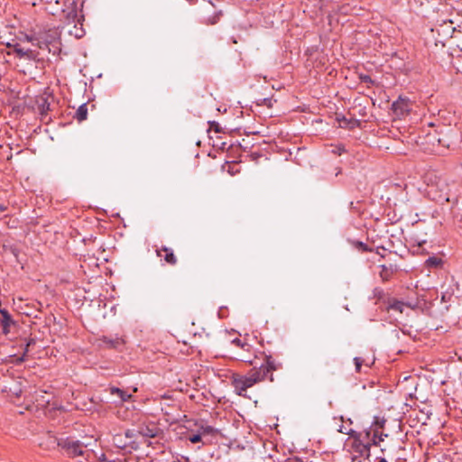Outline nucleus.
I'll use <instances>...</instances> for the list:
<instances>
[{
  "label": "nucleus",
  "instance_id": "obj_22",
  "mask_svg": "<svg viewBox=\"0 0 462 462\" xmlns=\"http://www.w3.org/2000/svg\"><path fill=\"white\" fill-rule=\"evenodd\" d=\"M354 246L362 252H373V248L369 247L367 245L360 241L354 242Z\"/></svg>",
  "mask_w": 462,
  "mask_h": 462
},
{
  "label": "nucleus",
  "instance_id": "obj_26",
  "mask_svg": "<svg viewBox=\"0 0 462 462\" xmlns=\"http://www.w3.org/2000/svg\"><path fill=\"white\" fill-rule=\"evenodd\" d=\"M384 437H387V435L386 434L385 435H383V434L379 435L377 432H374V436H373V439H372L373 445L378 446L381 441H383Z\"/></svg>",
  "mask_w": 462,
  "mask_h": 462
},
{
  "label": "nucleus",
  "instance_id": "obj_36",
  "mask_svg": "<svg viewBox=\"0 0 462 462\" xmlns=\"http://www.w3.org/2000/svg\"><path fill=\"white\" fill-rule=\"evenodd\" d=\"M116 392L119 394L122 400H126L130 395H125L123 391L116 389Z\"/></svg>",
  "mask_w": 462,
  "mask_h": 462
},
{
  "label": "nucleus",
  "instance_id": "obj_20",
  "mask_svg": "<svg viewBox=\"0 0 462 462\" xmlns=\"http://www.w3.org/2000/svg\"><path fill=\"white\" fill-rule=\"evenodd\" d=\"M442 264V260L440 258H438V257H430L429 259H427L426 261V265L428 267H439Z\"/></svg>",
  "mask_w": 462,
  "mask_h": 462
},
{
  "label": "nucleus",
  "instance_id": "obj_2",
  "mask_svg": "<svg viewBox=\"0 0 462 462\" xmlns=\"http://www.w3.org/2000/svg\"><path fill=\"white\" fill-rule=\"evenodd\" d=\"M261 377H234L233 386L238 395H245L247 388L260 381Z\"/></svg>",
  "mask_w": 462,
  "mask_h": 462
},
{
  "label": "nucleus",
  "instance_id": "obj_37",
  "mask_svg": "<svg viewBox=\"0 0 462 462\" xmlns=\"http://www.w3.org/2000/svg\"><path fill=\"white\" fill-rule=\"evenodd\" d=\"M32 345H35V340L33 338L30 339L25 346V353L29 351V348Z\"/></svg>",
  "mask_w": 462,
  "mask_h": 462
},
{
  "label": "nucleus",
  "instance_id": "obj_15",
  "mask_svg": "<svg viewBox=\"0 0 462 462\" xmlns=\"http://www.w3.org/2000/svg\"><path fill=\"white\" fill-rule=\"evenodd\" d=\"M23 59H27L30 60H39V51L31 48L26 47L24 49V57Z\"/></svg>",
  "mask_w": 462,
  "mask_h": 462
},
{
  "label": "nucleus",
  "instance_id": "obj_38",
  "mask_svg": "<svg viewBox=\"0 0 462 462\" xmlns=\"http://www.w3.org/2000/svg\"><path fill=\"white\" fill-rule=\"evenodd\" d=\"M338 12L342 13V14H346V6H342Z\"/></svg>",
  "mask_w": 462,
  "mask_h": 462
},
{
  "label": "nucleus",
  "instance_id": "obj_25",
  "mask_svg": "<svg viewBox=\"0 0 462 462\" xmlns=\"http://www.w3.org/2000/svg\"><path fill=\"white\" fill-rule=\"evenodd\" d=\"M42 103L39 104V110L41 115H45L50 110V104L46 99L42 98Z\"/></svg>",
  "mask_w": 462,
  "mask_h": 462
},
{
  "label": "nucleus",
  "instance_id": "obj_7",
  "mask_svg": "<svg viewBox=\"0 0 462 462\" xmlns=\"http://www.w3.org/2000/svg\"><path fill=\"white\" fill-rule=\"evenodd\" d=\"M156 254L158 256L163 257L164 261L171 265H175L177 263V257L171 248L162 246L160 249L156 250Z\"/></svg>",
  "mask_w": 462,
  "mask_h": 462
},
{
  "label": "nucleus",
  "instance_id": "obj_30",
  "mask_svg": "<svg viewBox=\"0 0 462 462\" xmlns=\"http://www.w3.org/2000/svg\"><path fill=\"white\" fill-rule=\"evenodd\" d=\"M199 372L203 373L204 374H213V375H220L218 370H216L214 367L207 366L205 371L200 370Z\"/></svg>",
  "mask_w": 462,
  "mask_h": 462
},
{
  "label": "nucleus",
  "instance_id": "obj_12",
  "mask_svg": "<svg viewBox=\"0 0 462 462\" xmlns=\"http://www.w3.org/2000/svg\"><path fill=\"white\" fill-rule=\"evenodd\" d=\"M8 47L13 48V52L19 58L23 59L24 57V49H26L25 46H23L21 42H16L13 45L8 44Z\"/></svg>",
  "mask_w": 462,
  "mask_h": 462
},
{
  "label": "nucleus",
  "instance_id": "obj_3",
  "mask_svg": "<svg viewBox=\"0 0 462 462\" xmlns=\"http://www.w3.org/2000/svg\"><path fill=\"white\" fill-rule=\"evenodd\" d=\"M412 105L409 98L399 97L393 103L392 109L393 114L398 117H404L410 114Z\"/></svg>",
  "mask_w": 462,
  "mask_h": 462
},
{
  "label": "nucleus",
  "instance_id": "obj_40",
  "mask_svg": "<svg viewBox=\"0 0 462 462\" xmlns=\"http://www.w3.org/2000/svg\"><path fill=\"white\" fill-rule=\"evenodd\" d=\"M5 209H6L5 207L0 205V212H4V211H5Z\"/></svg>",
  "mask_w": 462,
  "mask_h": 462
},
{
  "label": "nucleus",
  "instance_id": "obj_32",
  "mask_svg": "<svg viewBox=\"0 0 462 462\" xmlns=\"http://www.w3.org/2000/svg\"><path fill=\"white\" fill-rule=\"evenodd\" d=\"M209 124H210V129L214 130L216 133L222 132L221 127L218 123L213 121V122H209Z\"/></svg>",
  "mask_w": 462,
  "mask_h": 462
},
{
  "label": "nucleus",
  "instance_id": "obj_42",
  "mask_svg": "<svg viewBox=\"0 0 462 462\" xmlns=\"http://www.w3.org/2000/svg\"><path fill=\"white\" fill-rule=\"evenodd\" d=\"M379 462H387L385 458H380Z\"/></svg>",
  "mask_w": 462,
  "mask_h": 462
},
{
  "label": "nucleus",
  "instance_id": "obj_35",
  "mask_svg": "<svg viewBox=\"0 0 462 462\" xmlns=\"http://www.w3.org/2000/svg\"><path fill=\"white\" fill-rule=\"evenodd\" d=\"M134 437V432L132 430H126L125 433V438L127 439H132Z\"/></svg>",
  "mask_w": 462,
  "mask_h": 462
},
{
  "label": "nucleus",
  "instance_id": "obj_18",
  "mask_svg": "<svg viewBox=\"0 0 462 462\" xmlns=\"http://www.w3.org/2000/svg\"><path fill=\"white\" fill-rule=\"evenodd\" d=\"M32 46H36L39 49H48L49 42L46 40H43L41 36H35L34 44Z\"/></svg>",
  "mask_w": 462,
  "mask_h": 462
},
{
  "label": "nucleus",
  "instance_id": "obj_43",
  "mask_svg": "<svg viewBox=\"0 0 462 462\" xmlns=\"http://www.w3.org/2000/svg\"><path fill=\"white\" fill-rule=\"evenodd\" d=\"M376 254H379V255H381V257H383V254H382V253H379V251H376Z\"/></svg>",
  "mask_w": 462,
  "mask_h": 462
},
{
  "label": "nucleus",
  "instance_id": "obj_10",
  "mask_svg": "<svg viewBox=\"0 0 462 462\" xmlns=\"http://www.w3.org/2000/svg\"><path fill=\"white\" fill-rule=\"evenodd\" d=\"M34 401L36 402L37 408L43 409L50 402V394H47V396H45L42 393H36Z\"/></svg>",
  "mask_w": 462,
  "mask_h": 462
},
{
  "label": "nucleus",
  "instance_id": "obj_47",
  "mask_svg": "<svg viewBox=\"0 0 462 462\" xmlns=\"http://www.w3.org/2000/svg\"><path fill=\"white\" fill-rule=\"evenodd\" d=\"M252 375H253V376H255V375H259V374H258V373H254V374H253Z\"/></svg>",
  "mask_w": 462,
  "mask_h": 462
},
{
  "label": "nucleus",
  "instance_id": "obj_23",
  "mask_svg": "<svg viewBox=\"0 0 462 462\" xmlns=\"http://www.w3.org/2000/svg\"><path fill=\"white\" fill-rule=\"evenodd\" d=\"M19 42H21L22 44L27 42V43H32L34 44V41H35V35H28V34H23V36L19 37Z\"/></svg>",
  "mask_w": 462,
  "mask_h": 462
},
{
  "label": "nucleus",
  "instance_id": "obj_6",
  "mask_svg": "<svg viewBox=\"0 0 462 462\" xmlns=\"http://www.w3.org/2000/svg\"><path fill=\"white\" fill-rule=\"evenodd\" d=\"M99 340L102 341L106 347L111 349H118L125 344L124 337L118 336H116L115 337L103 336Z\"/></svg>",
  "mask_w": 462,
  "mask_h": 462
},
{
  "label": "nucleus",
  "instance_id": "obj_8",
  "mask_svg": "<svg viewBox=\"0 0 462 462\" xmlns=\"http://www.w3.org/2000/svg\"><path fill=\"white\" fill-rule=\"evenodd\" d=\"M380 268L381 271L379 273V275L383 282L389 281L393 275V273L396 272V268H393V265L386 266L385 264H382Z\"/></svg>",
  "mask_w": 462,
  "mask_h": 462
},
{
  "label": "nucleus",
  "instance_id": "obj_13",
  "mask_svg": "<svg viewBox=\"0 0 462 462\" xmlns=\"http://www.w3.org/2000/svg\"><path fill=\"white\" fill-rule=\"evenodd\" d=\"M139 434L145 438H154L158 434V429L149 427L142 428Z\"/></svg>",
  "mask_w": 462,
  "mask_h": 462
},
{
  "label": "nucleus",
  "instance_id": "obj_44",
  "mask_svg": "<svg viewBox=\"0 0 462 462\" xmlns=\"http://www.w3.org/2000/svg\"><path fill=\"white\" fill-rule=\"evenodd\" d=\"M376 254H379V255H381V257H383V254H382V253H379V251H376Z\"/></svg>",
  "mask_w": 462,
  "mask_h": 462
},
{
  "label": "nucleus",
  "instance_id": "obj_1",
  "mask_svg": "<svg viewBox=\"0 0 462 462\" xmlns=\"http://www.w3.org/2000/svg\"><path fill=\"white\" fill-rule=\"evenodd\" d=\"M90 446H92L91 441L83 442V441L77 440V441H68L65 444L64 448H66V451L69 456L77 457H84L85 453L87 452V450H85V448H87L88 447H90Z\"/></svg>",
  "mask_w": 462,
  "mask_h": 462
},
{
  "label": "nucleus",
  "instance_id": "obj_31",
  "mask_svg": "<svg viewBox=\"0 0 462 462\" xmlns=\"http://www.w3.org/2000/svg\"><path fill=\"white\" fill-rule=\"evenodd\" d=\"M361 82L363 83H368V84H374V81L372 79V78L369 75H360L359 77Z\"/></svg>",
  "mask_w": 462,
  "mask_h": 462
},
{
  "label": "nucleus",
  "instance_id": "obj_11",
  "mask_svg": "<svg viewBox=\"0 0 462 462\" xmlns=\"http://www.w3.org/2000/svg\"><path fill=\"white\" fill-rule=\"evenodd\" d=\"M87 116H88L87 104H82L77 109L74 118H76L79 122H82L87 119Z\"/></svg>",
  "mask_w": 462,
  "mask_h": 462
},
{
  "label": "nucleus",
  "instance_id": "obj_5",
  "mask_svg": "<svg viewBox=\"0 0 462 462\" xmlns=\"http://www.w3.org/2000/svg\"><path fill=\"white\" fill-rule=\"evenodd\" d=\"M281 367V364L277 363L271 356H265L264 363L260 366L262 375L273 373Z\"/></svg>",
  "mask_w": 462,
  "mask_h": 462
},
{
  "label": "nucleus",
  "instance_id": "obj_21",
  "mask_svg": "<svg viewBox=\"0 0 462 462\" xmlns=\"http://www.w3.org/2000/svg\"><path fill=\"white\" fill-rule=\"evenodd\" d=\"M337 120L338 121L340 127H346L351 124L350 128H353L354 125H356V121L348 120L345 116H337Z\"/></svg>",
  "mask_w": 462,
  "mask_h": 462
},
{
  "label": "nucleus",
  "instance_id": "obj_46",
  "mask_svg": "<svg viewBox=\"0 0 462 462\" xmlns=\"http://www.w3.org/2000/svg\"><path fill=\"white\" fill-rule=\"evenodd\" d=\"M208 3H209L210 5H212L213 6H215V5L212 3V1L208 0Z\"/></svg>",
  "mask_w": 462,
  "mask_h": 462
},
{
  "label": "nucleus",
  "instance_id": "obj_17",
  "mask_svg": "<svg viewBox=\"0 0 462 462\" xmlns=\"http://www.w3.org/2000/svg\"><path fill=\"white\" fill-rule=\"evenodd\" d=\"M40 445L44 447L46 449L53 448L55 446L59 445L57 439L53 436H49L47 439V443L41 442Z\"/></svg>",
  "mask_w": 462,
  "mask_h": 462
},
{
  "label": "nucleus",
  "instance_id": "obj_9",
  "mask_svg": "<svg viewBox=\"0 0 462 462\" xmlns=\"http://www.w3.org/2000/svg\"><path fill=\"white\" fill-rule=\"evenodd\" d=\"M354 362H355L356 374H361V373L367 374L366 370H364V371L362 370V366L364 365L368 368L371 367V365L374 363V359H373L372 362L369 363V362H366L363 357H355Z\"/></svg>",
  "mask_w": 462,
  "mask_h": 462
},
{
  "label": "nucleus",
  "instance_id": "obj_41",
  "mask_svg": "<svg viewBox=\"0 0 462 462\" xmlns=\"http://www.w3.org/2000/svg\"><path fill=\"white\" fill-rule=\"evenodd\" d=\"M441 300H442L443 301H446V295H445V294H443V295H442Z\"/></svg>",
  "mask_w": 462,
  "mask_h": 462
},
{
  "label": "nucleus",
  "instance_id": "obj_14",
  "mask_svg": "<svg viewBox=\"0 0 462 462\" xmlns=\"http://www.w3.org/2000/svg\"><path fill=\"white\" fill-rule=\"evenodd\" d=\"M404 305L405 304L402 301L393 299L389 300L388 309L402 313L403 311Z\"/></svg>",
  "mask_w": 462,
  "mask_h": 462
},
{
  "label": "nucleus",
  "instance_id": "obj_4",
  "mask_svg": "<svg viewBox=\"0 0 462 462\" xmlns=\"http://www.w3.org/2000/svg\"><path fill=\"white\" fill-rule=\"evenodd\" d=\"M0 324L3 334L7 335L10 333L11 328L15 326V321L7 310H0Z\"/></svg>",
  "mask_w": 462,
  "mask_h": 462
},
{
  "label": "nucleus",
  "instance_id": "obj_28",
  "mask_svg": "<svg viewBox=\"0 0 462 462\" xmlns=\"http://www.w3.org/2000/svg\"><path fill=\"white\" fill-rule=\"evenodd\" d=\"M8 392L15 396H20L22 393V389L20 385L14 384V386H10Z\"/></svg>",
  "mask_w": 462,
  "mask_h": 462
},
{
  "label": "nucleus",
  "instance_id": "obj_19",
  "mask_svg": "<svg viewBox=\"0 0 462 462\" xmlns=\"http://www.w3.org/2000/svg\"><path fill=\"white\" fill-rule=\"evenodd\" d=\"M356 450L362 456H368L370 453V445L359 442L358 444H356Z\"/></svg>",
  "mask_w": 462,
  "mask_h": 462
},
{
  "label": "nucleus",
  "instance_id": "obj_39",
  "mask_svg": "<svg viewBox=\"0 0 462 462\" xmlns=\"http://www.w3.org/2000/svg\"><path fill=\"white\" fill-rule=\"evenodd\" d=\"M5 209H6L5 207L0 205V212H4V211H5Z\"/></svg>",
  "mask_w": 462,
  "mask_h": 462
},
{
  "label": "nucleus",
  "instance_id": "obj_33",
  "mask_svg": "<svg viewBox=\"0 0 462 462\" xmlns=\"http://www.w3.org/2000/svg\"><path fill=\"white\" fill-rule=\"evenodd\" d=\"M345 148L344 146H336L333 150H332V152L335 153V154H337V155H341L343 152H345Z\"/></svg>",
  "mask_w": 462,
  "mask_h": 462
},
{
  "label": "nucleus",
  "instance_id": "obj_34",
  "mask_svg": "<svg viewBox=\"0 0 462 462\" xmlns=\"http://www.w3.org/2000/svg\"><path fill=\"white\" fill-rule=\"evenodd\" d=\"M338 431L343 434H347V435H351L354 432L352 429H347L344 426H340V428L338 429Z\"/></svg>",
  "mask_w": 462,
  "mask_h": 462
},
{
  "label": "nucleus",
  "instance_id": "obj_45",
  "mask_svg": "<svg viewBox=\"0 0 462 462\" xmlns=\"http://www.w3.org/2000/svg\"><path fill=\"white\" fill-rule=\"evenodd\" d=\"M376 254H379V255H381V257H383V254H382V253H379V251H376Z\"/></svg>",
  "mask_w": 462,
  "mask_h": 462
},
{
  "label": "nucleus",
  "instance_id": "obj_24",
  "mask_svg": "<svg viewBox=\"0 0 462 462\" xmlns=\"http://www.w3.org/2000/svg\"><path fill=\"white\" fill-rule=\"evenodd\" d=\"M232 344H234L235 346L242 348V349H245V350H249V348L251 347V346L246 343V342H243L241 339L239 338H235L231 341Z\"/></svg>",
  "mask_w": 462,
  "mask_h": 462
},
{
  "label": "nucleus",
  "instance_id": "obj_27",
  "mask_svg": "<svg viewBox=\"0 0 462 462\" xmlns=\"http://www.w3.org/2000/svg\"><path fill=\"white\" fill-rule=\"evenodd\" d=\"M199 433H202V437L204 435H210L215 432V429L211 426H201L199 430Z\"/></svg>",
  "mask_w": 462,
  "mask_h": 462
},
{
  "label": "nucleus",
  "instance_id": "obj_29",
  "mask_svg": "<svg viewBox=\"0 0 462 462\" xmlns=\"http://www.w3.org/2000/svg\"><path fill=\"white\" fill-rule=\"evenodd\" d=\"M189 440L191 442V443H198V442H200L202 440V433H196V434H192L189 437Z\"/></svg>",
  "mask_w": 462,
  "mask_h": 462
},
{
  "label": "nucleus",
  "instance_id": "obj_16",
  "mask_svg": "<svg viewBox=\"0 0 462 462\" xmlns=\"http://www.w3.org/2000/svg\"><path fill=\"white\" fill-rule=\"evenodd\" d=\"M114 444L120 448H125L128 446L129 442L125 440L121 434H117L113 438Z\"/></svg>",
  "mask_w": 462,
  "mask_h": 462
}]
</instances>
